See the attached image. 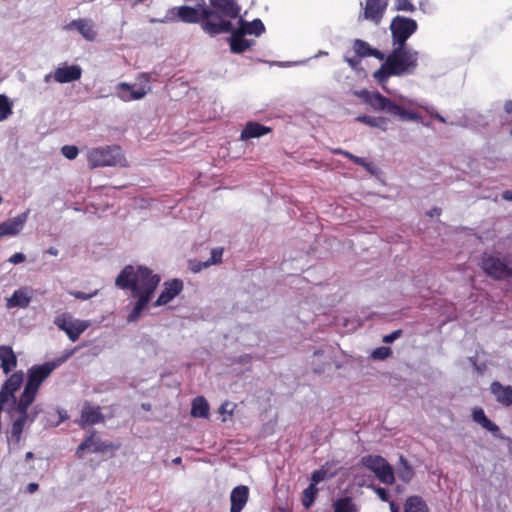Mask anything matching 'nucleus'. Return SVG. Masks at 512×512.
Segmentation results:
<instances>
[{
	"instance_id": "f257e3e1",
	"label": "nucleus",
	"mask_w": 512,
	"mask_h": 512,
	"mask_svg": "<svg viewBox=\"0 0 512 512\" xmlns=\"http://www.w3.org/2000/svg\"><path fill=\"white\" fill-rule=\"evenodd\" d=\"M160 281L161 276L145 265L128 264L120 271L115 285L122 290H129L131 297L135 299L127 316L128 323L138 321L148 309Z\"/></svg>"
},
{
	"instance_id": "f03ea898",
	"label": "nucleus",
	"mask_w": 512,
	"mask_h": 512,
	"mask_svg": "<svg viewBox=\"0 0 512 512\" xmlns=\"http://www.w3.org/2000/svg\"><path fill=\"white\" fill-rule=\"evenodd\" d=\"M418 52L407 46H394L385 62L373 73V78L383 88L391 76L411 74L418 66Z\"/></svg>"
},
{
	"instance_id": "7ed1b4c3",
	"label": "nucleus",
	"mask_w": 512,
	"mask_h": 512,
	"mask_svg": "<svg viewBox=\"0 0 512 512\" xmlns=\"http://www.w3.org/2000/svg\"><path fill=\"white\" fill-rule=\"evenodd\" d=\"M55 367L54 363L46 362L42 365H34L28 370L27 382L18 399L20 400L21 409L24 410L25 407H30L36 398L40 386L50 376Z\"/></svg>"
},
{
	"instance_id": "20e7f679",
	"label": "nucleus",
	"mask_w": 512,
	"mask_h": 512,
	"mask_svg": "<svg viewBox=\"0 0 512 512\" xmlns=\"http://www.w3.org/2000/svg\"><path fill=\"white\" fill-rule=\"evenodd\" d=\"M359 97L374 110L386 111L391 115L399 116L402 120H418L420 118L418 113L406 110L377 91L362 90Z\"/></svg>"
},
{
	"instance_id": "39448f33",
	"label": "nucleus",
	"mask_w": 512,
	"mask_h": 512,
	"mask_svg": "<svg viewBox=\"0 0 512 512\" xmlns=\"http://www.w3.org/2000/svg\"><path fill=\"white\" fill-rule=\"evenodd\" d=\"M480 268L494 280H505L512 277V254L504 258L492 253H483Z\"/></svg>"
},
{
	"instance_id": "423d86ee",
	"label": "nucleus",
	"mask_w": 512,
	"mask_h": 512,
	"mask_svg": "<svg viewBox=\"0 0 512 512\" xmlns=\"http://www.w3.org/2000/svg\"><path fill=\"white\" fill-rule=\"evenodd\" d=\"M87 158L91 169L123 165L125 162L121 147L117 145L93 148L88 152Z\"/></svg>"
},
{
	"instance_id": "0eeeda50",
	"label": "nucleus",
	"mask_w": 512,
	"mask_h": 512,
	"mask_svg": "<svg viewBox=\"0 0 512 512\" xmlns=\"http://www.w3.org/2000/svg\"><path fill=\"white\" fill-rule=\"evenodd\" d=\"M202 28L210 35H218L231 32L233 25L229 18L210 6H204L202 7Z\"/></svg>"
},
{
	"instance_id": "6e6552de",
	"label": "nucleus",
	"mask_w": 512,
	"mask_h": 512,
	"mask_svg": "<svg viewBox=\"0 0 512 512\" xmlns=\"http://www.w3.org/2000/svg\"><path fill=\"white\" fill-rule=\"evenodd\" d=\"M417 22L412 18L395 16L390 23L393 46H406L407 40L416 32Z\"/></svg>"
},
{
	"instance_id": "1a4fd4ad",
	"label": "nucleus",
	"mask_w": 512,
	"mask_h": 512,
	"mask_svg": "<svg viewBox=\"0 0 512 512\" xmlns=\"http://www.w3.org/2000/svg\"><path fill=\"white\" fill-rule=\"evenodd\" d=\"M137 80L140 83H144L145 85L136 88V85L120 82L116 86L117 97L124 102H130L144 98L145 95L151 90V87L148 85L150 81V75L147 73H141L138 75Z\"/></svg>"
},
{
	"instance_id": "9d476101",
	"label": "nucleus",
	"mask_w": 512,
	"mask_h": 512,
	"mask_svg": "<svg viewBox=\"0 0 512 512\" xmlns=\"http://www.w3.org/2000/svg\"><path fill=\"white\" fill-rule=\"evenodd\" d=\"M54 323L60 330L64 331L68 338L73 342L77 341L80 335L89 326L86 321L73 319L72 316L67 313L58 315L55 318Z\"/></svg>"
},
{
	"instance_id": "9b49d317",
	"label": "nucleus",
	"mask_w": 512,
	"mask_h": 512,
	"mask_svg": "<svg viewBox=\"0 0 512 512\" xmlns=\"http://www.w3.org/2000/svg\"><path fill=\"white\" fill-rule=\"evenodd\" d=\"M23 371H15L3 383L0 390V403L5 405L9 400L17 405L15 392L20 389L23 384Z\"/></svg>"
},
{
	"instance_id": "f8f14e48",
	"label": "nucleus",
	"mask_w": 512,
	"mask_h": 512,
	"mask_svg": "<svg viewBox=\"0 0 512 512\" xmlns=\"http://www.w3.org/2000/svg\"><path fill=\"white\" fill-rule=\"evenodd\" d=\"M105 421V416L101 412L99 405H94L89 401H85L82 405L80 418L76 421L78 426L82 429L87 426L100 424Z\"/></svg>"
},
{
	"instance_id": "ddd939ff",
	"label": "nucleus",
	"mask_w": 512,
	"mask_h": 512,
	"mask_svg": "<svg viewBox=\"0 0 512 512\" xmlns=\"http://www.w3.org/2000/svg\"><path fill=\"white\" fill-rule=\"evenodd\" d=\"M112 448L113 444L111 442L101 441L99 438H97L96 431L92 430L90 434L83 440V442L77 447L76 455L78 458H82L85 450H88L92 453H104Z\"/></svg>"
},
{
	"instance_id": "4468645a",
	"label": "nucleus",
	"mask_w": 512,
	"mask_h": 512,
	"mask_svg": "<svg viewBox=\"0 0 512 512\" xmlns=\"http://www.w3.org/2000/svg\"><path fill=\"white\" fill-rule=\"evenodd\" d=\"M183 287V281L180 279L175 278L165 281L161 293L152 305L154 307H160L168 304L182 292Z\"/></svg>"
},
{
	"instance_id": "2eb2a0df",
	"label": "nucleus",
	"mask_w": 512,
	"mask_h": 512,
	"mask_svg": "<svg viewBox=\"0 0 512 512\" xmlns=\"http://www.w3.org/2000/svg\"><path fill=\"white\" fill-rule=\"evenodd\" d=\"M27 214V212H24L15 218L2 222L0 224V239L5 236H15L19 234L26 223Z\"/></svg>"
},
{
	"instance_id": "dca6fc26",
	"label": "nucleus",
	"mask_w": 512,
	"mask_h": 512,
	"mask_svg": "<svg viewBox=\"0 0 512 512\" xmlns=\"http://www.w3.org/2000/svg\"><path fill=\"white\" fill-rule=\"evenodd\" d=\"M209 6L230 20L238 17L240 12L236 0H209Z\"/></svg>"
},
{
	"instance_id": "f3484780",
	"label": "nucleus",
	"mask_w": 512,
	"mask_h": 512,
	"mask_svg": "<svg viewBox=\"0 0 512 512\" xmlns=\"http://www.w3.org/2000/svg\"><path fill=\"white\" fill-rule=\"evenodd\" d=\"M472 419L474 422L479 424L482 428L491 432L495 438L505 439L504 435L501 433L498 425L493 423L487 416L485 415L484 410L481 407H476L472 411Z\"/></svg>"
},
{
	"instance_id": "a211bd4d",
	"label": "nucleus",
	"mask_w": 512,
	"mask_h": 512,
	"mask_svg": "<svg viewBox=\"0 0 512 512\" xmlns=\"http://www.w3.org/2000/svg\"><path fill=\"white\" fill-rule=\"evenodd\" d=\"M81 75L82 69L78 65H64L54 71L53 77L58 83H69L79 80Z\"/></svg>"
},
{
	"instance_id": "6ab92c4d",
	"label": "nucleus",
	"mask_w": 512,
	"mask_h": 512,
	"mask_svg": "<svg viewBox=\"0 0 512 512\" xmlns=\"http://www.w3.org/2000/svg\"><path fill=\"white\" fill-rule=\"evenodd\" d=\"M65 29H76L82 35V37L88 41H94L97 36V32L94 29L92 21L84 18L71 21L65 26Z\"/></svg>"
},
{
	"instance_id": "aec40b11",
	"label": "nucleus",
	"mask_w": 512,
	"mask_h": 512,
	"mask_svg": "<svg viewBox=\"0 0 512 512\" xmlns=\"http://www.w3.org/2000/svg\"><path fill=\"white\" fill-rule=\"evenodd\" d=\"M249 499V488L245 485H239L233 488L230 495V512H241Z\"/></svg>"
},
{
	"instance_id": "412c9836",
	"label": "nucleus",
	"mask_w": 512,
	"mask_h": 512,
	"mask_svg": "<svg viewBox=\"0 0 512 512\" xmlns=\"http://www.w3.org/2000/svg\"><path fill=\"white\" fill-rule=\"evenodd\" d=\"M387 4L382 0H366L364 18L378 24L386 10Z\"/></svg>"
},
{
	"instance_id": "4be33fe9",
	"label": "nucleus",
	"mask_w": 512,
	"mask_h": 512,
	"mask_svg": "<svg viewBox=\"0 0 512 512\" xmlns=\"http://www.w3.org/2000/svg\"><path fill=\"white\" fill-rule=\"evenodd\" d=\"M28 408L29 407H25L24 410L21 409L20 400H18L16 411L19 413V416L13 421L10 431V437L15 443L20 442L24 426L28 419Z\"/></svg>"
},
{
	"instance_id": "5701e85b",
	"label": "nucleus",
	"mask_w": 512,
	"mask_h": 512,
	"mask_svg": "<svg viewBox=\"0 0 512 512\" xmlns=\"http://www.w3.org/2000/svg\"><path fill=\"white\" fill-rule=\"evenodd\" d=\"M18 363L17 356L11 346L0 345V367L5 375L16 368Z\"/></svg>"
},
{
	"instance_id": "b1692460",
	"label": "nucleus",
	"mask_w": 512,
	"mask_h": 512,
	"mask_svg": "<svg viewBox=\"0 0 512 512\" xmlns=\"http://www.w3.org/2000/svg\"><path fill=\"white\" fill-rule=\"evenodd\" d=\"M272 131L271 127L262 125L258 122L249 121L246 123L240 134V140L246 141L252 138H259Z\"/></svg>"
},
{
	"instance_id": "393cba45",
	"label": "nucleus",
	"mask_w": 512,
	"mask_h": 512,
	"mask_svg": "<svg viewBox=\"0 0 512 512\" xmlns=\"http://www.w3.org/2000/svg\"><path fill=\"white\" fill-rule=\"evenodd\" d=\"M490 391L497 402L503 406L509 407L512 405V386H503L500 382L494 381L490 385Z\"/></svg>"
},
{
	"instance_id": "a878e982",
	"label": "nucleus",
	"mask_w": 512,
	"mask_h": 512,
	"mask_svg": "<svg viewBox=\"0 0 512 512\" xmlns=\"http://www.w3.org/2000/svg\"><path fill=\"white\" fill-rule=\"evenodd\" d=\"M353 49L358 58L374 57L378 60H384L385 55L383 52L376 48H372L369 43L364 40L356 39L353 42Z\"/></svg>"
},
{
	"instance_id": "bb28decb",
	"label": "nucleus",
	"mask_w": 512,
	"mask_h": 512,
	"mask_svg": "<svg viewBox=\"0 0 512 512\" xmlns=\"http://www.w3.org/2000/svg\"><path fill=\"white\" fill-rule=\"evenodd\" d=\"M177 11L178 18L185 23H201L202 24V8L196 9L190 6H180L171 10L173 13Z\"/></svg>"
},
{
	"instance_id": "cd10ccee",
	"label": "nucleus",
	"mask_w": 512,
	"mask_h": 512,
	"mask_svg": "<svg viewBox=\"0 0 512 512\" xmlns=\"http://www.w3.org/2000/svg\"><path fill=\"white\" fill-rule=\"evenodd\" d=\"M223 248H214L211 251V257L205 262H193L190 261V268L194 273L200 272L203 268H207L210 265L219 264L222 261Z\"/></svg>"
},
{
	"instance_id": "c85d7f7f",
	"label": "nucleus",
	"mask_w": 512,
	"mask_h": 512,
	"mask_svg": "<svg viewBox=\"0 0 512 512\" xmlns=\"http://www.w3.org/2000/svg\"><path fill=\"white\" fill-rule=\"evenodd\" d=\"M373 473L381 483L392 485L395 482V473L393 467L387 460H385L384 463Z\"/></svg>"
},
{
	"instance_id": "c756f323",
	"label": "nucleus",
	"mask_w": 512,
	"mask_h": 512,
	"mask_svg": "<svg viewBox=\"0 0 512 512\" xmlns=\"http://www.w3.org/2000/svg\"><path fill=\"white\" fill-rule=\"evenodd\" d=\"M244 35L245 34L241 30L232 32L230 39V48L232 52L243 53L251 46V43L243 37Z\"/></svg>"
},
{
	"instance_id": "7c9ffc66",
	"label": "nucleus",
	"mask_w": 512,
	"mask_h": 512,
	"mask_svg": "<svg viewBox=\"0 0 512 512\" xmlns=\"http://www.w3.org/2000/svg\"><path fill=\"white\" fill-rule=\"evenodd\" d=\"M404 512H429V508L421 496L413 495L406 499Z\"/></svg>"
},
{
	"instance_id": "2f4dec72",
	"label": "nucleus",
	"mask_w": 512,
	"mask_h": 512,
	"mask_svg": "<svg viewBox=\"0 0 512 512\" xmlns=\"http://www.w3.org/2000/svg\"><path fill=\"white\" fill-rule=\"evenodd\" d=\"M191 415L195 418H208L209 405L204 397L198 396L192 401Z\"/></svg>"
},
{
	"instance_id": "473e14b6",
	"label": "nucleus",
	"mask_w": 512,
	"mask_h": 512,
	"mask_svg": "<svg viewBox=\"0 0 512 512\" xmlns=\"http://www.w3.org/2000/svg\"><path fill=\"white\" fill-rule=\"evenodd\" d=\"M399 462L400 464L397 468L398 478L404 483H409L415 475L414 469L403 456H400Z\"/></svg>"
},
{
	"instance_id": "72a5a7b5",
	"label": "nucleus",
	"mask_w": 512,
	"mask_h": 512,
	"mask_svg": "<svg viewBox=\"0 0 512 512\" xmlns=\"http://www.w3.org/2000/svg\"><path fill=\"white\" fill-rule=\"evenodd\" d=\"M30 303V297L21 289L14 291L12 296L8 299V307H21L25 308Z\"/></svg>"
},
{
	"instance_id": "f704fd0d",
	"label": "nucleus",
	"mask_w": 512,
	"mask_h": 512,
	"mask_svg": "<svg viewBox=\"0 0 512 512\" xmlns=\"http://www.w3.org/2000/svg\"><path fill=\"white\" fill-rule=\"evenodd\" d=\"M239 30L244 34L260 36L265 31V26L260 19H255L251 22L243 23Z\"/></svg>"
},
{
	"instance_id": "c9c22d12",
	"label": "nucleus",
	"mask_w": 512,
	"mask_h": 512,
	"mask_svg": "<svg viewBox=\"0 0 512 512\" xmlns=\"http://www.w3.org/2000/svg\"><path fill=\"white\" fill-rule=\"evenodd\" d=\"M334 512H357V505L353 502L351 497H343L337 499L333 503Z\"/></svg>"
},
{
	"instance_id": "e433bc0d",
	"label": "nucleus",
	"mask_w": 512,
	"mask_h": 512,
	"mask_svg": "<svg viewBox=\"0 0 512 512\" xmlns=\"http://www.w3.org/2000/svg\"><path fill=\"white\" fill-rule=\"evenodd\" d=\"M386 459L380 455H366L362 457L361 463L371 472L376 471Z\"/></svg>"
},
{
	"instance_id": "4c0bfd02",
	"label": "nucleus",
	"mask_w": 512,
	"mask_h": 512,
	"mask_svg": "<svg viewBox=\"0 0 512 512\" xmlns=\"http://www.w3.org/2000/svg\"><path fill=\"white\" fill-rule=\"evenodd\" d=\"M318 493V488L314 486V484H310L304 491L302 495V505L308 509L312 506L316 499V495Z\"/></svg>"
},
{
	"instance_id": "58836bf2",
	"label": "nucleus",
	"mask_w": 512,
	"mask_h": 512,
	"mask_svg": "<svg viewBox=\"0 0 512 512\" xmlns=\"http://www.w3.org/2000/svg\"><path fill=\"white\" fill-rule=\"evenodd\" d=\"M12 112V102L6 95L0 94V122L6 120Z\"/></svg>"
},
{
	"instance_id": "ea45409f",
	"label": "nucleus",
	"mask_w": 512,
	"mask_h": 512,
	"mask_svg": "<svg viewBox=\"0 0 512 512\" xmlns=\"http://www.w3.org/2000/svg\"><path fill=\"white\" fill-rule=\"evenodd\" d=\"M333 153L336 155H342L348 159H350L353 163L360 165L366 169H369L370 164L365 161V159L358 157L356 155H353L352 153L345 151L343 149H334Z\"/></svg>"
},
{
	"instance_id": "a19ab883",
	"label": "nucleus",
	"mask_w": 512,
	"mask_h": 512,
	"mask_svg": "<svg viewBox=\"0 0 512 512\" xmlns=\"http://www.w3.org/2000/svg\"><path fill=\"white\" fill-rule=\"evenodd\" d=\"M357 120L362 123L368 124L370 126H374V127H381L383 124L386 123V119L383 117L376 118V117H371V116H366V115L358 116Z\"/></svg>"
},
{
	"instance_id": "79ce46f5",
	"label": "nucleus",
	"mask_w": 512,
	"mask_h": 512,
	"mask_svg": "<svg viewBox=\"0 0 512 512\" xmlns=\"http://www.w3.org/2000/svg\"><path fill=\"white\" fill-rule=\"evenodd\" d=\"M391 354H392V350L390 347L382 346V347L376 348L372 352V357L374 359L384 360L387 357H389Z\"/></svg>"
},
{
	"instance_id": "37998d69",
	"label": "nucleus",
	"mask_w": 512,
	"mask_h": 512,
	"mask_svg": "<svg viewBox=\"0 0 512 512\" xmlns=\"http://www.w3.org/2000/svg\"><path fill=\"white\" fill-rule=\"evenodd\" d=\"M61 153L69 160H73L78 156L79 150L74 145H64L61 148Z\"/></svg>"
},
{
	"instance_id": "c03bdc74",
	"label": "nucleus",
	"mask_w": 512,
	"mask_h": 512,
	"mask_svg": "<svg viewBox=\"0 0 512 512\" xmlns=\"http://www.w3.org/2000/svg\"><path fill=\"white\" fill-rule=\"evenodd\" d=\"M395 7L398 11L413 12L415 10L411 0H395Z\"/></svg>"
},
{
	"instance_id": "a18cd8bd",
	"label": "nucleus",
	"mask_w": 512,
	"mask_h": 512,
	"mask_svg": "<svg viewBox=\"0 0 512 512\" xmlns=\"http://www.w3.org/2000/svg\"><path fill=\"white\" fill-rule=\"evenodd\" d=\"M326 476H327V470H325L323 467L318 470H315L312 473L310 484H314V486H316L318 483L323 481L326 478Z\"/></svg>"
},
{
	"instance_id": "49530a36",
	"label": "nucleus",
	"mask_w": 512,
	"mask_h": 512,
	"mask_svg": "<svg viewBox=\"0 0 512 512\" xmlns=\"http://www.w3.org/2000/svg\"><path fill=\"white\" fill-rule=\"evenodd\" d=\"M373 491L375 492V494L383 501V502H387L389 501V494L387 492V490L383 487H380V486H375L373 487Z\"/></svg>"
},
{
	"instance_id": "de8ad7c7",
	"label": "nucleus",
	"mask_w": 512,
	"mask_h": 512,
	"mask_svg": "<svg viewBox=\"0 0 512 512\" xmlns=\"http://www.w3.org/2000/svg\"><path fill=\"white\" fill-rule=\"evenodd\" d=\"M402 334V330H395L393 331L392 333L388 334V335H385L383 337V342L384 343H392L394 342L396 339H398Z\"/></svg>"
},
{
	"instance_id": "09e8293b",
	"label": "nucleus",
	"mask_w": 512,
	"mask_h": 512,
	"mask_svg": "<svg viewBox=\"0 0 512 512\" xmlns=\"http://www.w3.org/2000/svg\"><path fill=\"white\" fill-rule=\"evenodd\" d=\"M26 259L25 255L23 253H20V252H17L15 254H13L10 258H9V262L12 263V264H19V263H22L24 262Z\"/></svg>"
},
{
	"instance_id": "8fccbe9b",
	"label": "nucleus",
	"mask_w": 512,
	"mask_h": 512,
	"mask_svg": "<svg viewBox=\"0 0 512 512\" xmlns=\"http://www.w3.org/2000/svg\"><path fill=\"white\" fill-rule=\"evenodd\" d=\"M75 298L77 299H80V300H88L89 298L93 297L94 295L97 294V292H94V293H90V294H87L85 292H82V291H76V292H73L71 293Z\"/></svg>"
},
{
	"instance_id": "3c124183",
	"label": "nucleus",
	"mask_w": 512,
	"mask_h": 512,
	"mask_svg": "<svg viewBox=\"0 0 512 512\" xmlns=\"http://www.w3.org/2000/svg\"><path fill=\"white\" fill-rule=\"evenodd\" d=\"M39 488V485L35 482H32V483H29L28 486H27V491L30 493V494H33L35 493Z\"/></svg>"
},
{
	"instance_id": "603ef678",
	"label": "nucleus",
	"mask_w": 512,
	"mask_h": 512,
	"mask_svg": "<svg viewBox=\"0 0 512 512\" xmlns=\"http://www.w3.org/2000/svg\"><path fill=\"white\" fill-rule=\"evenodd\" d=\"M346 61L352 68H355L359 64V59L356 58H346Z\"/></svg>"
},
{
	"instance_id": "864d4df0",
	"label": "nucleus",
	"mask_w": 512,
	"mask_h": 512,
	"mask_svg": "<svg viewBox=\"0 0 512 512\" xmlns=\"http://www.w3.org/2000/svg\"><path fill=\"white\" fill-rule=\"evenodd\" d=\"M502 198L506 201H512V190H506L502 194Z\"/></svg>"
},
{
	"instance_id": "5fc2aeb1",
	"label": "nucleus",
	"mask_w": 512,
	"mask_h": 512,
	"mask_svg": "<svg viewBox=\"0 0 512 512\" xmlns=\"http://www.w3.org/2000/svg\"><path fill=\"white\" fill-rule=\"evenodd\" d=\"M504 109L508 114H512V100H509L505 103Z\"/></svg>"
},
{
	"instance_id": "6e6d98bb",
	"label": "nucleus",
	"mask_w": 512,
	"mask_h": 512,
	"mask_svg": "<svg viewBox=\"0 0 512 512\" xmlns=\"http://www.w3.org/2000/svg\"><path fill=\"white\" fill-rule=\"evenodd\" d=\"M46 253H48L49 255H52V256H57L58 255V250L55 247H49L46 250Z\"/></svg>"
},
{
	"instance_id": "4d7b16f0",
	"label": "nucleus",
	"mask_w": 512,
	"mask_h": 512,
	"mask_svg": "<svg viewBox=\"0 0 512 512\" xmlns=\"http://www.w3.org/2000/svg\"><path fill=\"white\" fill-rule=\"evenodd\" d=\"M440 212H441V210H440L439 208H433V209L428 213V215L432 217V216H434V215H439V214H440Z\"/></svg>"
},
{
	"instance_id": "13d9d810",
	"label": "nucleus",
	"mask_w": 512,
	"mask_h": 512,
	"mask_svg": "<svg viewBox=\"0 0 512 512\" xmlns=\"http://www.w3.org/2000/svg\"><path fill=\"white\" fill-rule=\"evenodd\" d=\"M390 510H391V512H399L398 506L393 501L390 502Z\"/></svg>"
},
{
	"instance_id": "bf43d9fd",
	"label": "nucleus",
	"mask_w": 512,
	"mask_h": 512,
	"mask_svg": "<svg viewBox=\"0 0 512 512\" xmlns=\"http://www.w3.org/2000/svg\"><path fill=\"white\" fill-rule=\"evenodd\" d=\"M172 462H173V464H175V465H179V464H181L182 459H181V457H176V458H174V459L172 460Z\"/></svg>"
},
{
	"instance_id": "052dcab7",
	"label": "nucleus",
	"mask_w": 512,
	"mask_h": 512,
	"mask_svg": "<svg viewBox=\"0 0 512 512\" xmlns=\"http://www.w3.org/2000/svg\"><path fill=\"white\" fill-rule=\"evenodd\" d=\"M34 456V454L32 452H27L26 453V459L29 460V459H32Z\"/></svg>"
},
{
	"instance_id": "680f3d73",
	"label": "nucleus",
	"mask_w": 512,
	"mask_h": 512,
	"mask_svg": "<svg viewBox=\"0 0 512 512\" xmlns=\"http://www.w3.org/2000/svg\"><path fill=\"white\" fill-rule=\"evenodd\" d=\"M323 354V351L321 350H317L314 352V355H322Z\"/></svg>"
},
{
	"instance_id": "e2e57ef3",
	"label": "nucleus",
	"mask_w": 512,
	"mask_h": 512,
	"mask_svg": "<svg viewBox=\"0 0 512 512\" xmlns=\"http://www.w3.org/2000/svg\"><path fill=\"white\" fill-rule=\"evenodd\" d=\"M437 119H438L439 121H441V122H445L444 118H443L442 116H440V115H437Z\"/></svg>"
},
{
	"instance_id": "0e129e2a",
	"label": "nucleus",
	"mask_w": 512,
	"mask_h": 512,
	"mask_svg": "<svg viewBox=\"0 0 512 512\" xmlns=\"http://www.w3.org/2000/svg\"><path fill=\"white\" fill-rule=\"evenodd\" d=\"M2 202V197H0V203Z\"/></svg>"
}]
</instances>
